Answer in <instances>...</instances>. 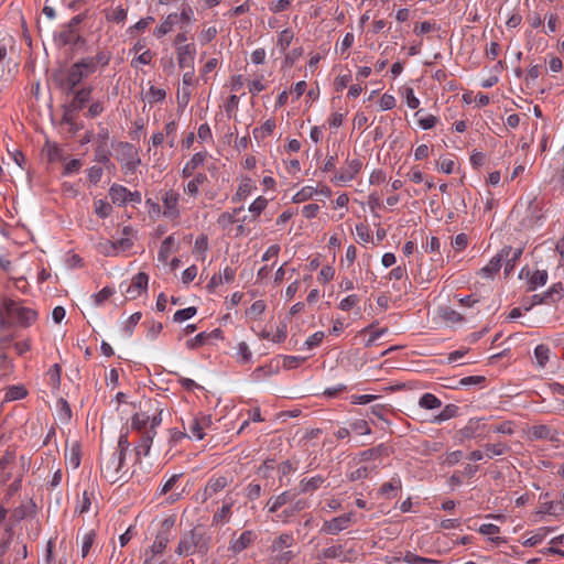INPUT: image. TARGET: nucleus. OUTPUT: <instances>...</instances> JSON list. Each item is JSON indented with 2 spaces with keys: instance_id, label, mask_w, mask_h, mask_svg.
<instances>
[{
  "instance_id": "obj_1",
  "label": "nucleus",
  "mask_w": 564,
  "mask_h": 564,
  "mask_svg": "<svg viewBox=\"0 0 564 564\" xmlns=\"http://www.w3.org/2000/svg\"><path fill=\"white\" fill-rule=\"evenodd\" d=\"M7 317L21 327H29L37 319L36 311L22 306L20 302L6 299L3 301Z\"/></svg>"
},
{
  "instance_id": "obj_2",
  "label": "nucleus",
  "mask_w": 564,
  "mask_h": 564,
  "mask_svg": "<svg viewBox=\"0 0 564 564\" xmlns=\"http://www.w3.org/2000/svg\"><path fill=\"white\" fill-rule=\"evenodd\" d=\"M84 70L74 63L68 72L64 74L63 70H57L52 75V80L62 89L66 95L75 93L76 86L85 78Z\"/></svg>"
},
{
  "instance_id": "obj_3",
  "label": "nucleus",
  "mask_w": 564,
  "mask_h": 564,
  "mask_svg": "<svg viewBox=\"0 0 564 564\" xmlns=\"http://www.w3.org/2000/svg\"><path fill=\"white\" fill-rule=\"evenodd\" d=\"M203 539L204 532L199 528H194L193 530L184 533L175 551L176 554L187 556L193 554L196 547H198L199 552L206 553L207 546L203 542Z\"/></svg>"
},
{
  "instance_id": "obj_4",
  "label": "nucleus",
  "mask_w": 564,
  "mask_h": 564,
  "mask_svg": "<svg viewBox=\"0 0 564 564\" xmlns=\"http://www.w3.org/2000/svg\"><path fill=\"white\" fill-rule=\"evenodd\" d=\"M510 251V246L503 247L501 251L497 256H495L487 265L480 269L479 273L485 275L486 278L491 279L494 274L500 270L503 258L509 257Z\"/></svg>"
},
{
  "instance_id": "obj_5",
  "label": "nucleus",
  "mask_w": 564,
  "mask_h": 564,
  "mask_svg": "<svg viewBox=\"0 0 564 564\" xmlns=\"http://www.w3.org/2000/svg\"><path fill=\"white\" fill-rule=\"evenodd\" d=\"M352 513H346L339 517H336L329 521H325L323 525V531L328 534H337L340 531L348 528L352 520Z\"/></svg>"
},
{
  "instance_id": "obj_6",
  "label": "nucleus",
  "mask_w": 564,
  "mask_h": 564,
  "mask_svg": "<svg viewBox=\"0 0 564 564\" xmlns=\"http://www.w3.org/2000/svg\"><path fill=\"white\" fill-rule=\"evenodd\" d=\"M194 44H185L177 47V63L181 68L192 69L195 57Z\"/></svg>"
},
{
  "instance_id": "obj_7",
  "label": "nucleus",
  "mask_w": 564,
  "mask_h": 564,
  "mask_svg": "<svg viewBox=\"0 0 564 564\" xmlns=\"http://www.w3.org/2000/svg\"><path fill=\"white\" fill-rule=\"evenodd\" d=\"M228 485L229 480L227 477H212L204 488L203 500L206 501L207 499L212 498L214 495L225 489Z\"/></svg>"
},
{
  "instance_id": "obj_8",
  "label": "nucleus",
  "mask_w": 564,
  "mask_h": 564,
  "mask_svg": "<svg viewBox=\"0 0 564 564\" xmlns=\"http://www.w3.org/2000/svg\"><path fill=\"white\" fill-rule=\"evenodd\" d=\"M180 195L174 191H169L163 196V205H164V216L169 218H177L180 216V210L177 208Z\"/></svg>"
},
{
  "instance_id": "obj_9",
  "label": "nucleus",
  "mask_w": 564,
  "mask_h": 564,
  "mask_svg": "<svg viewBox=\"0 0 564 564\" xmlns=\"http://www.w3.org/2000/svg\"><path fill=\"white\" fill-rule=\"evenodd\" d=\"M149 275L144 272H139L133 279L132 283L127 289V294L130 299H137L142 291L148 288Z\"/></svg>"
},
{
  "instance_id": "obj_10",
  "label": "nucleus",
  "mask_w": 564,
  "mask_h": 564,
  "mask_svg": "<svg viewBox=\"0 0 564 564\" xmlns=\"http://www.w3.org/2000/svg\"><path fill=\"white\" fill-rule=\"evenodd\" d=\"M132 247V241L129 238H121L115 242L106 241L105 243H100V251L107 256L117 254V250H128Z\"/></svg>"
},
{
  "instance_id": "obj_11",
  "label": "nucleus",
  "mask_w": 564,
  "mask_h": 564,
  "mask_svg": "<svg viewBox=\"0 0 564 564\" xmlns=\"http://www.w3.org/2000/svg\"><path fill=\"white\" fill-rule=\"evenodd\" d=\"M91 93V87H85L76 91L73 100L68 105L70 111L82 110L85 107V105L90 100Z\"/></svg>"
},
{
  "instance_id": "obj_12",
  "label": "nucleus",
  "mask_w": 564,
  "mask_h": 564,
  "mask_svg": "<svg viewBox=\"0 0 564 564\" xmlns=\"http://www.w3.org/2000/svg\"><path fill=\"white\" fill-rule=\"evenodd\" d=\"M109 196L113 204L124 205L132 193L121 185H112L109 189Z\"/></svg>"
},
{
  "instance_id": "obj_13",
  "label": "nucleus",
  "mask_w": 564,
  "mask_h": 564,
  "mask_svg": "<svg viewBox=\"0 0 564 564\" xmlns=\"http://www.w3.org/2000/svg\"><path fill=\"white\" fill-rule=\"evenodd\" d=\"M527 276L529 278L528 291H534L538 286H543L546 284L549 274L546 270H536L532 274H530V271L528 270Z\"/></svg>"
},
{
  "instance_id": "obj_14",
  "label": "nucleus",
  "mask_w": 564,
  "mask_h": 564,
  "mask_svg": "<svg viewBox=\"0 0 564 564\" xmlns=\"http://www.w3.org/2000/svg\"><path fill=\"white\" fill-rule=\"evenodd\" d=\"M206 159V153L197 152L195 153L192 159L185 164L182 171L183 177H189L194 174L195 170L203 165L204 161Z\"/></svg>"
},
{
  "instance_id": "obj_15",
  "label": "nucleus",
  "mask_w": 564,
  "mask_h": 564,
  "mask_svg": "<svg viewBox=\"0 0 564 564\" xmlns=\"http://www.w3.org/2000/svg\"><path fill=\"white\" fill-rule=\"evenodd\" d=\"M325 480L326 478L321 475L314 476L310 479L304 478L300 481V492L307 494L315 491L325 482Z\"/></svg>"
},
{
  "instance_id": "obj_16",
  "label": "nucleus",
  "mask_w": 564,
  "mask_h": 564,
  "mask_svg": "<svg viewBox=\"0 0 564 564\" xmlns=\"http://www.w3.org/2000/svg\"><path fill=\"white\" fill-rule=\"evenodd\" d=\"M177 21H178L177 13L169 14L166 17V19L159 26H156L155 30L153 31L154 36L162 37L163 35H165L173 29V26L177 23Z\"/></svg>"
},
{
  "instance_id": "obj_17",
  "label": "nucleus",
  "mask_w": 564,
  "mask_h": 564,
  "mask_svg": "<svg viewBox=\"0 0 564 564\" xmlns=\"http://www.w3.org/2000/svg\"><path fill=\"white\" fill-rule=\"evenodd\" d=\"M292 500L293 496L290 494V491H283L281 495L270 498L267 502V507L269 508V512L273 513Z\"/></svg>"
},
{
  "instance_id": "obj_18",
  "label": "nucleus",
  "mask_w": 564,
  "mask_h": 564,
  "mask_svg": "<svg viewBox=\"0 0 564 564\" xmlns=\"http://www.w3.org/2000/svg\"><path fill=\"white\" fill-rule=\"evenodd\" d=\"M156 432H145L142 434L141 436V442L140 444L135 447V455L138 457V459H140V456L141 455H149L150 453V449H151V445H152V442H153V437L155 436Z\"/></svg>"
},
{
  "instance_id": "obj_19",
  "label": "nucleus",
  "mask_w": 564,
  "mask_h": 564,
  "mask_svg": "<svg viewBox=\"0 0 564 564\" xmlns=\"http://www.w3.org/2000/svg\"><path fill=\"white\" fill-rule=\"evenodd\" d=\"M253 539H254V534L252 531H245L240 534V536L237 540H235L231 543L230 549L234 552L239 553V552L243 551L245 549H247L252 543Z\"/></svg>"
},
{
  "instance_id": "obj_20",
  "label": "nucleus",
  "mask_w": 564,
  "mask_h": 564,
  "mask_svg": "<svg viewBox=\"0 0 564 564\" xmlns=\"http://www.w3.org/2000/svg\"><path fill=\"white\" fill-rule=\"evenodd\" d=\"M564 296V289L562 282L554 283L545 293L544 300L547 303H556Z\"/></svg>"
},
{
  "instance_id": "obj_21",
  "label": "nucleus",
  "mask_w": 564,
  "mask_h": 564,
  "mask_svg": "<svg viewBox=\"0 0 564 564\" xmlns=\"http://www.w3.org/2000/svg\"><path fill=\"white\" fill-rule=\"evenodd\" d=\"M208 181L207 175L204 173H198L195 177L187 183L185 187V193L191 196H196L199 192V186Z\"/></svg>"
},
{
  "instance_id": "obj_22",
  "label": "nucleus",
  "mask_w": 564,
  "mask_h": 564,
  "mask_svg": "<svg viewBox=\"0 0 564 564\" xmlns=\"http://www.w3.org/2000/svg\"><path fill=\"white\" fill-rule=\"evenodd\" d=\"M522 252H523V249L522 248H517V249H513L511 247V251H510V254L509 257H505L503 258V261L506 262L505 264V274L506 275H509L511 273V271L513 270L514 268V264L516 262L520 259V257L522 256Z\"/></svg>"
},
{
  "instance_id": "obj_23",
  "label": "nucleus",
  "mask_w": 564,
  "mask_h": 564,
  "mask_svg": "<svg viewBox=\"0 0 564 564\" xmlns=\"http://www.w3.org/2000/svg\"><path fill=\"white\" fill-rule=\"evenodd\" d=\"M478 421L470 420L469 423L457 432L460 441L470 440L477 436Z\"/></svg>"
},
{
  "instance_id": "obj_24",
  "label": "nucleus",
  "mask_w": 564,
  "mask_h": 564,
  "mask_svg": "<svg viewBox=\"0 0 564 564\" xmlns=\"http://www.w3.org/2000/svg\"><path fill=\"white\" fill-rule=\"evenodd\" d=\"M419 405L423 409L433 410L442 405L441 400L432 393H424L420 400Z\"/></svg>"
},
{
  "instance_id": "obj_25",
  "label": "nucleus",
  "mask_w": 564,
  "mask_h": 564,
  "mask_svg": "<svg viewBox=\"0 0 564 564\" xmlns=\"http://www.w3.org/2000/svg\"><path fill=\"white\" fill-rule=\"evenodd\" d=\"M173 246H174V237L173 236H169L162 241L160 250H159V254H158L160 261H162V262L167 261V259L172 252Z\"/></svg>"
},
{
  "instance_id": "obj_26",
  "label": "nucleus",
  "mask_w": 564,
  "mask_h": 564,
  "mask_svg": "<svg viewBox=\"0 0 564 564\" xmlns=\"http://www.w3.org/2000/svg\"><path fill=\"white\" fill-rule=\"evenodd\" d=\"M457 412H458L457 405L447 404L444 406V409L441 411V413L434 417V422L441 423V422L447 421L449 419H453L457 415Z\"/></svg>"
},
{
  "instance_id": "obj_27",
  "label": "nucleus",
  "mask_w": 564,
  "mask_h": 564,
  "mask_svg": "<svg viewBox=\"0 0 564 564\" xmlns=\"http://www.w3.org/2000/svg\"><path fill=\"white\" fill-rule=\"evenodd\" d=\"M105 17L108 22L120 23L127 19V10L122 7H117L115 9L107 10Z\"/></svg>"
},
{
  "instance_id": "obj_28",
  "label": "nucleus",
  "mask_w": 564,
  "mask_h": 564,
  "mask_svg": "<svg viewBox=\"0 0 564 564\" xmlns=\"http://www.w3.org/2000/svg\"><path fill=\"white\" fill-rule=\"evenodd\" d=\"M28 394L23 386H11L6 392V401H15L23 399Z\"/></svg>"
},
{
  "instance_id": "obj_29",
  "label": "nucleus",
  "mask_w": 564,
  "mask_h": 564,
  "mask_svg": "<svg viewBox=\"0 0 564 564\" xmlns=\"http://www.w3.org/2000/svg\"><path fill=\"white\" fill-rule=\"evenodd\" d=\"M538 365L543 368L549 361L550 348L546 345H538L534 349Z\"/></svg>"
},
{
  "instance_id": "obj_30",
  "label": "nucleus",
  "mask_w": 564,
  "mask_h": 564,
  "mask_svg": "<svg viewBox=\"0 0 564 564\" xmlns=\"http://www.w3.org/2000/svg\"><path fill=\"white\" fill-rule=\"evenodd\" d=\"M401 489L400 479H391V481L384 482L380 488V494L387 498H391L392 495Z\"/></svg>"
},
{
  "instance_id": "obj_31",
  "label": "nucleus",
  "mask_w": 564,
  "mask_h": 564,
  "mask_svg": "<svg viewBox=\"0 0 564 564\" xmlns=\"http://www.w3.org/2000/svg\"><path fill=\"white\" fill-rule=\"evenodd\" d=\"M169 543V535L166 534V531H159V533L155 536V541L152 545L153 553L158 554L163 552V550L166 547Z\"/></svg>"
},
{
  "instance_id": "obj_32",
  "label": "nucleus",
  "mask_w": 564,
  "mask_h": 564,
  "mask_svg": "<svg viewBox=\"0 0 564 564\" xmlns=\"http://www.w3.org/2000/svg\"><path fill=\"white\" fill-rule=\"evenodd\" d=\"M316 188L313 186H305L301 191H299L293 197V203H302L310 198H312L316 194Z\"/></svg>"
},
{
  "instance_id": "obj_33",
  "label": "nucleus",
  "mask_w": 564,
  "mask_h": 564,
  "mask_svg": "<svg viewBox=\"0 0 564 564\" xmlns=\"http://www.w3.org/2000/svg\"><path fill=\"white\" fill-rule=\"evenodd\" d=\"M165 97L166 91L155 86H150L149 91L147 93V98L150 104L162 101L165 99Z\"/></svg>"
},
{
  "instance_id": "obj_34",
  "label": "nucleus",
  "mask_w": 564,
  "mask_h": 564,
  "mask_svg": "<svg viewBox=\"0 0 564 564\" xmlns=\"http://www.w3.org/2000/svg\"><path fill=\"white\" fill-rule=\"evenodd\" d=\"M403 561L409 564H438L440 562L436 560L422 557L419 555L413 554L412 552H406Z\"/></svg>"
},
{
  "instance_id": "obj_35",
  "label": "nucleus",
  "mask_w": 564,
  "mask_h": 564,
  "mask_svg": "<svg viewBox=\"0 0 564 564\" xmlns=\"http://www.w3.org/2000/svg\"><path fill=\"white\" fill-rule=\"evenodd\" d=\"M485 449L487 451L489 458H491L492 456H500L506 454L509 451V447L503 443H497L486 444Z\"/></svg>"
},
{
  "instance_id": "obj_36",
  "label": "nucleus",
  "mask_w": 564,
  "mask_h": 564,
  "mask_svg": "<svg viewBox=\"0 0 564 564\" xmlns=\"http://www.w3.org/2000/svg\"><path fill=\"white\" fill-rule=\"evenodd\" d=\"M76 64L82 70H84V75L86 77L95 73L97 69V65L91 57L82 58L80 61L76 62Z\"/></svg>"
},
{
  "instance_id": "obj_37",
  "label": "nucleus",
  "mask_w": 564,
  "mask_h": 564,
  "mask_svg": "<svg viewBox=\"0 0 564 564\" xmlns=\"http://www.w3.org/2000/svg\"><path fill=\"white\" fill-rule=\"evenodd\" d=\"M550 531H551V529H549V528H541L536 534L528 538L523 542V545L524 546H535V545L540 544L543 541V539L546 536L547 532H550Z\"/></svg>"
},
{
  "instance_id": "obj_38",
  "label": "nucleus",
  "mask_w": 564,
  "mask_h": 564,
  "mask_svg": "<svg viewBox=\"0 0 564 564\" xmlns=\"http://www.w3.org/2000/svg\"><path fill=\"white\" fill-rule=\"evenodd\" d=\"M293 543V536L291 534H281L272 545L273 551H282L284 547H290Z\"/></svg>"
},
{
  "instance_id": "obj_39",
  "label": "nucleus",
  "mask_w": 564,
  "mask_h": 564,
  "mask_svg": "<svg viewBox=\"0 0 564 564\" xmlns=\"http://www.w3.org/2000/svg\"><path fill=\"white\" fill-rule=\"evenodd\" d=\"M15 460V451L12 448H8L3 456L0 458V470L4 471L9 469V467L14 463Z\"/></svg>"
},
{
  "instance_id": "obj_40",
  "label": "nucleus",
  "mask_w": 564,
  "mask_h": 564,
  "mask_svg": "<svg viewBox=\"0 0 564 564\" xmlns=\"http://www.w3.org/2000/svg\"><path fill=\"white\" fill-rule=\"evenodd\" d=\"M130 446V443L128 441V434H121L120 437H119V441H118V449H119V457H118V460H119V465L118 467L120 468L123 464V460H124V454H126V451L129 448Z\"/></svg>"
},
{
  "instance_id": "obj_41",
  "label": "nucleus",
  "mask_w": 564,
  "mask_h": 564,
  "mask_svg": "<svg viewBox=\"0 0 564 564\" xmlns=\"http://www.w3.org/2000/svg\"><path fill=\"white\" fill-rule=\"evenodd\" d=\"M196 313H197V310L194 306H189L187 308L178 310V311L175 312V314L173 316V321L177 322V323H181L183 321H186V319L193 317Z\"/></svg>"
},
{
  "instance_id": "obj_42",
  "label": "nucleus",
  "mask_w": 564,
  "mask_h": 564,
  "mask_svg": "<svg viewBox=\"0 0 564 564\" xmlns=\"http://www.w3.org/2000/svg\"><path fill=\"white\" fill-rule=\"evenodd\" d=\"M232 507V502H228L224 505L213 517L214 523H220L226 521L230 516V510Z\"/></svg>"
},
{
  "instance_id": "obj_43",
  "label": "nucleus",
  "mask_w": 564,
  "mask_h": 564,
  "mask_svg": "<svg viewBox=\"0 0 564 564\" xmlns=\"http://www.w3.org/2000/svg\"><path fill=\"white\" fill-rule=\"evenodd\" d=\"M268 205V199L263 196H259L249 207V212L253 214L254 217L260 216V214L265 209Z\"/></svg>"
},
{
  "instance_id": "obj_44",
  "label": "nucleus",
  "mask_w": 564,
  "mask_h": 564,
  "mask_svg": "<svg viewBox=\"0 0 564 564\" xmlns=\"http://www.w3.org/2000/svg\"><path fill=\"white\" fill-rule=\"evenodd\" d=\"M362 163L358 159H354L347 162V167L343 169L348 175V178H355V176L360 172Z\"/></svg>"
},
{
  "instance_id": "obj_45",
  "label": "nucleus",
  "mask_w": 564,
  "mask_h": 564,
  "mask_svg": "<svg viewBox=\"0 0 564 564\" xmlns=\"http://www.w3.org/2000/svg\"><path fill=\"white\" fill-rule=\"evenodd\" d=\"M293 40V32L289 29L283 30L278 39V45L282 51H285Z\"/></svg>"
},
{
  "instance_id": "obj_46",
  "label": "nucleus",
  "mask_w": 564,
  "mask_h": 564,
  "mask_svg": "<svg viewBox=\"0 0 564 564\" xmlns=\"http://www.w3.org/2000/svg\"><path fill=\"white\" fill-rule=\"evenodd\" d=\"M149 416L143 413H135L131 420V426L134 430L142 431L145 429Z\"/></svg>"
},
{
  "instance_id": "obj_47",
  "label": "nucleus",
  "mask_w": 564,
  "mask_h": 564,
  "mask_svg": "<svg viewBox=\"0 0 564 564\" xmlns=\"http://www.w3.org/2000/svg\"><path fill=\"white\" fill-rule=\"evenodd\" d=\"M110 155H111V153L108 150L107 145L98 144V147L95 151L96 161L106 164L110 161Z\"/></svg>"
},
{
  "instance_id": "obj_48",
  "label": "nucleus",
  "mask_w": 564,
  "mask_h": 564,
  "mask_svg": "<svg viewBox=\"0 0 564 564\" xmlns=\"http://www.w3.org/2000/svg\"><path fill=\"white\" fill-rule=\"evenodd\" d=\"M530 434L536 440L549 438L550 429L546 425H535L531 429Z\"/></svg>"
},
{
  "instance_id": "obj_49",
  "label": "nucleus",
  "mask_w": 564,
  "mask_h": 564,
  "mask_svg": "<svg viewBox=\"0 0 564 564\" xmlns=\"http://www.w3.org/2000/svg\"><path fill=\"white\" fill-rule=\"evenodd\" d=\"M191 433L197 438L203 440L204 438V430H203V422L199 421V419L194 417L189 425Z\"/></svg>"
},
{
  "instance_id": "obj_50",
  "label": "nucleus",
  "mask_w": 564,
  "mask_h": 564,
  "mask_svg": "<svg viewBox=\"0 0 564 564\" xmlns=\"http://www.w3.org/2000/svg\"><path fill=\"white\" fill-rule=\"evenodd\" d=\"M207 341V333L203 332L196 335L194 338L188 339L186 341V346L189 349H195L199 346H203Z\"/></svg>"
},
{
  "instance_id": "obj_51",
  "label": "nucleus",
  "mask_w": 564,
  "mask_h": 564,
  "mask_svg": "<svg viewBox=\"0 0 564 564\" xmlns=\"http://www.w3.org/2000/svg\"><path fill=\"white\" fill-rule=\"evenodd\" d=\"M306 508V501L305 500H297L291 508L285 509L282 511V516L288 519L292 516H294L295 512H300Z\"/></svg>"
},
{
  "instance_id": "obj_52",
  "label": "nucleus",
  "mask_w": 564,
  "mask_h": 564,
  "mask_svg": "<svg viewBox=\"0 0 564 564\" xmlns=\"http://www.w3.org/2000/svg\"><path fill=\"white\" fill-rule=\"evenodd\" d=\"M164 130H165V135L167 138L169 145H170V148H173L174 143H175V133H176L175 121H170L169 123H166L164 127Z\"/></svg>"
},
{
  "instance_id": "obj_53",
  "label": "nucleus",
  "mask_w": 564,
  "mask_h": 564,
  "mask_svg": "<svg viewBox=\"0 0 564 564\" xmlns=\"http://www.w3.org/2000/svg\"><path fill=\"white\" fill-rule=\"evenodd\" d=\"M95 212L99 217L106 218L111 214L112 207L107 202L98 200Z\"/></svg>"
},
{
  "instance_id": "obj_54",
  "label": "nucleus",
  "mask_w": 564,
  "mask_h": 564,
  "mask_svg": "<svg viewBox=\"0 0 564 564\" xmlns=\"http://www.w3.org/2000/svg\"><path fill=\"white\" fill-rule=\"evenodd\" d=\"M112 294H113V289H111L109 286H105L100 292H98L94 295V301H95L96 305H100L105 301H107Z\"/></svg>"
},
{
  "instance_id": "obj_55",
  "label": "nucleus",
  "mask_w": 564,
  "mask_h": 564,
  "mask_svg": "<svg viewBox=\"0 0 564 564\" xmlns=\"http://www.w3.org/2000/svg\"><path fill=\"white\" fill-rule=\"evenodd\" d=\"M241 210H243V207H239V208H236L234 209V213L230 214V213H223L219 218H218V223L219 224H235L236 221H238L239 219H237L235 217V215H237L238 213H240Z\"/></svg>"
},
{
  "instance_id": "obj_56",
  "label": "nucleus",
  "mask_w": 564,
  "mask_h": 564,
  "mask_svg": "<svg viewBox=\"0 0 564 564\" xmlns=\"http://www.w3.org/2000/svg\"><path fill=\"white\" fill-rule=\"evenodd\" d=\"M358 302H359V299H358L357 295H355V294L349 295V296H347V297H345L344 300L340 301L339 308L343 310V311H349L355 305H357Z\"/></svg>"
},
{
  "instance_id": "obj_57",
  "label": "nucleus",
  "mask_w": 564,
  "mask_h": 564,
  "mask_svg": "<svg viewBox=\"0 0 564 564\" xmlns=\"http://www.w3.org/2000/svg\"><path fill=\"white\" fill-rule=\"evenodd\" d=\"M250 192H251V185L249 183L240 184L237 193L232 197V200L234 202H240L245 197H247L250 194Z\"/></svg>"
},
{
  "instance_id": "obj_58",
  "label": "nucleus",
  "mask_w": 564,
  "mask_h": 564,
  "mask_svg": "<svg viewBox=\"0 0 564 564\" xmlns=\"http://www.w3.org/2000/svg\"><path fill=\"white\" fill-rule=\"evenodd\" d=\"M94 539H95V532L94 531H90L89 533H87L85 536H84V540H83V545H82V556L85 557L88 553H89V550L94 543Z\"/></svg>"
},
{
  "instance_id": "obj_59",
  "label": "nucleus",
  "mask_w": 564,
  "mask_h": 564,
  "mask_svg": "<svg viewBox=\"0 0 564 564\" xmlns=\"http://www.w3.org/2000/svg\"><path fill=\"white\" fill-rule=\"evenodd\" d=\"M356 235L358 237V239L360 241H364V242H369L370 239H371V236H370V232H369V229L366 225L364 224H358L356 226Z\"/></svg>"
},
{
  "instance_id": "obj_60",
  "label": "nucleus",
  "mask_w": 564,
  "mask_h": 564,
  "mask_svg": "<svg viewBox=\"0 0 564 564\" xmlns=\"http://www.w3.org/2000/svg\"><path fill=\"white\" fill-rule=\"evenodd\" d=\"M335 270L333 267L325 265L321 269L318 274V281L326 283L334 278Z\"/></svg>"
},
{
  "instance_id": "obj_61",
  "label": "nucleus",
  "mask_w": 564,
  "mask_h": 564,
  "mask_svg": "<svg viewBox=\"0 0 564 564\" xmlns=\"http://www.w3.org/2000/svg\"><path fill=\"white\" fill-rule=\"evenodd\" d=\"M442 316L449 322H460L463 321V316L460 313L456 312L451 307H446L443 310Z\"/></svg>"
},
{
  "instance_id": "obj_62",
  "label": "nucleus",
  "mask_w": 564,
  "mask_h": 564,
  "mask_svg": "<svg viewBox=\"0 0 564 564\" xmlns=\"http://www.w3.org/2000/svg\"><path fill=\"white\" fill-rule=\"evenodd\" d=\"M75 34L76 31L67 26L65 31L59 33L58 39L64 45L72 44L75 39Z\"/></svg>"
},
{
  "instance_id": "obj_63",
  "label": "nucleus",
  "mask_w": 564,
  "mask_h": 564,
  "mask_svg": "<svg viewBox=\"0 0 564 564\" xmlns=\"http://www.w3.org/2000/svg\"><path fill=\"white\" fill-rule=\"evenodd\" d=\"M343 554L341 545H333L323 551V556L325 558H336Z\"/></svg>"
},
{
  "instance_id": "obj_64",
  "label": "nucleus",
  "mask_w": 564,
  "mask_h": 564,
  "mask_svg": "<svg viewBox=\"0 0 564 564\" xmlns=\"http://www.w3.org/2000/svg\"><path fill=\"white\" fill-rule=\"evenodd\" d=\"M380 107L383 110H390L395 106V99L393 96L384 94L379 100Z\"/></svg>"
}]
</instances>
